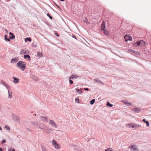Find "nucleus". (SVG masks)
<instances>
[{"mask_svg": "<svg viewBox=\"0 0 151 151\" xmlns=\"http://www.w3.org/2000/svg\"><path fill=\"white\" fill-rule=\"evenodd\" d=\"M124 38L126 42H127L129 40V35H125L124 36Z\"/></svg>", "mask_w": 151, "mask_h": 151, "instance_id": "nucleus-16", "label": "nucleus"}, {"mask_svg": "<svg viewBox=\"0 0 151 151\" xmlns=\"http://www.w3.org/2000/svg\"><path fill=\"white\" fill-rule=\"evenodd\" d=\"M23 53H24V54L25 53V52H23Z\"/></svg>", "mask_w": 151, "mask_h": 151, "instance_id": "nucleus-59", "label": "nucleus"}, {"mask_svg": "<svg viewBox=\"0 0 151 151\" xmlns=\"http://www.w3.org/2000/svg\"><path fill=\"white\" fill-rule=\"evenodd\" d=\"M101 29L102 30L105 29V22L104 21L103 22L102 24L101 25Z\"/></svg>", "mask_w": 151, "mask_h": 151, "instance_id": "nucleus-14", "label": "nucleus"}, {"mask_svg": "<svg viewBox=\"0 0 151 151\" xmlns=\"http://www.w3.org/2000/svg\"><path fill=\"white\" fill-rule=\"evenodd\" d=\"M15 37V36L13 35V34L11 36H10L9 38L11 39H13Z\"/></svg>", "mask_w": 151, "mask_h": 151, "instance_id": "nucleus-33", "label": "nucleus"}, {"mask_svg": "<svg viewBox=\"0 0 151 151\" xmlns=\"http://www.w3.org/2000/svg\"><path fill=\"white\" fill-rule=\"evenodd\" d=\"M26 64L25 63L22 61H19L17 63V66L18 68L23 71L26 68Z\"/></svg>", "mask_w": 151, "mask_h": 151, "instance_id": "nucleus-1", "label": "nucleus"}, {"mask_svg": "<svg viewBox=\"0 0 151 151\" xmlns=\"http://www.w3.org/2000/svg\"><path fill=\"white\" fill-rule=\"evenodd\" d=\"M31 41V39L29 37H27L25 39V42L27 41L30 42Z\"/></svg>", "mask_w": 151, "mask_h": 151, "instance_id": "nucleus-23", "label": "nucleus"}, {"mask_svg": "<svg viewBox=\"0 0 151 151\" xmlns=\"http://www.w3.org/2000/svg\"><path fill=\"white\" fill-rule=\"evenodd\" d=\"M78 77V76H74L73 75H71L69 77V79H76Z\"/></svg>", "mask_w": 151, "mask_h": 151, "instance_id": "nucleus-13", "label": "nucleus"}, {"mask_svg": "<svg viewBox=\"0 0 151 151\" xmlns=\"http://www.w3.org/2000/svg\"><path fill=\"white\" fill-rule=\"evenodd\" d=\"M22 51H24V50H22V51H21V52H22Z\"/></svg>", "mask_w": 151, "mask_h": 151, "instance_id": "nucleus-57", "label": "nucleus"}, {"mask_svg": "<svg viewBox=\"0 0 151 151\" xmlns=\"http://www.w3.org/2000/svg\"><path fill=\"white\" fill-rule=\"evenodd\" d=\"M137 46H144L145 44V42L143 40H140L139 41L137 42Z\"/></svg>", "mask_w": 151, "mask_h": 151, "instance_id": "nucleus-3", "label": "nucleus"}, {"mask_svg": "<svg viewBox=\"0 0 151 151\" xmlns=\"http://www.w3.org/2000/svg\"><path fill=\"white\" fill-rule=\"evenodd\" d=\"M49 124L51 125V126L55 128H57V126L55 122L52 120H50L49 122Z\"/></svg>", "mask_w": 151, "mask_h": 151, "instance_id": "nucleus-4", "label": "nucleus"}, {"mask_svg": "<svg viewBox=\"0 0 151 151\" xmlns=\"http://www.w3.org/2000/svg\"><path fill=\"white\" fill-rule=\"evenodd\" d=\"M129 51L131 52H133V51H134V50H133L132 49H129Z\"/></svg>", "mask_w": 151, "mask_h": 151, "instance_id": "nucleus-46", "label": "nucleus"}, {"mask_svg": "<svg viewBox=\"0 0 151 151\" xmlns=\"http://www.w3.org/2000/svg\"><path fill=\"white\" fill-rule=\"evenodd\" d=\"M44 130L46 134H49L52 131L53 129L51 128H49L48 127H47L46 126V128H44Z\"/></svg>", "mask_w": 151, "mask_h": 151, "instance_id": "nucleus-2", "label": "nucleus"}, {"mask_svg": "<svg viewBox=\"0 0 151 151\" xmlns=\"http://www.w3.org/2000/svg\"><path fill=\"white\" fill-rule=\"evenodd\" d=\"M0 83L3 85L5 86L7 89H8L9 88V86L7 83L5 82L4 81L1 80L0 82Z\"/></svg>", "mask_w": 151, "mask_h": 151, "instance_id": "nucleus-7", "label": "nucleus"}, {"mask_svg": "<svg viewBox=\"0 0 151 151\" xmlns=\"http://www.w3.org/2000/svg\"><path fill=\"white\" fill-rule=\"evenodd\" d=\"M32 45H33V46L34 47H37V45L36 44H35L34 43H32Z\"/></svg>", "mask_w": 151, "mask_h": 151, "instance_id": "nucleus-40", "label": "nucleus"}, {"mask_svg": "<svg viewBox=\"0 0 151 151\" xmlns=\"http://www.w3.org/2000/svg\"><path fill=\"white\" fill-rule=\"evenodd\" d=\"M18 60V58H14L11 60V62L12 63H16Z\"/></svg>", "mask_w": 151, "mask_h": 151, "instance_id": "nucleus-8", "label": "nucleus"}, {"mask_svg": "<svg viewBox=\"0 0 151 151\" xmlns=\"http://www.w3.org/2000/svg\"><path fill=\"white\" fill-rule=\"evenodd\" d=\"M12 117L13 120L16 121L17 122L19 121V117L15 115L14 114H12Z\"/></svg>", "mask_w": 151, "mask_h": 151, "instance_id": "nucleus-5", "label": "nucleus"}, {"mask_svg": "<svg viewBox=\"0 0 151 151\" xmlns=\"http://www.w3.org/2000/svg\"><path fill=\"white\" fill-rule=\"evenodd\" d=\"M140 109L137 107H136L132 109L131 110L134 111L135 112H137L140 111Z\"/></svg>", "mask_w": 151, "mask_h": 151, "instance_id": "nucleus-15", "label": "nucleus"}, {"mask_svg": "<svg viewBox=\"0 0 151 151\" xmlns=\"http://www.w3.org/2000/svg\"><path fill=\"white\" fill-rule=\"evenodd\" d=\"M104 33L105 35H107L108 34V31H106V30H103Z\"/></svg>", "mask_w": 151, "mask_h": 151, "instance_id": "nucleus-34", "label": "nucleus"}, {"mask_svg": "<svg viewBox=\"0 0 151 151\" xmlns=\"http://www.w3.org/2000/svg\"><path fill=\"white\" fill-rule=\"evenodd\" d=\"M69 82L71 84H72L73 83V81L71 80L69 81Z\"/></svg>", "mask_w": 151, "mask_h": 151, "instance_id": "nucleus-42", "label": "nucleus"}, {"mask_svg": "<svg viewBox=\"0 0 151 151\" xmlns=\"http://www.w3.org/2000/svg\"><path fill=\"white\" fill-rule=\"evenodd\" d=\"M57 6L58 7H59V6Z\"/></svg>", "mask_w": 151, "mask_h": 151, "instance_id": "nucleus-58", "label": "nucleus"}, {"mask_svg": "<svg viewBox=\"0 0 151 151\" xmlns=\"http://www.w3.org/2000/svg\"><path fill=\"white\" fill-rule=\"evenodd\" d=\"M5 128L8 130H9L10 129L9 127L7 125H6L5 126Z\"/></svg>", "mask_w": 151, "mask_h": 151, "instance_id": "nucleus-30", "label": "nucleus"}, {"mask_svg": "<svg viewBox=\"0 0 151 151\" xmlns=\"http://www.w3.org/2000/svg\"><path fill=\"white\" fill-rule=\"evenodd\" d=\"M35 115H36V114H34V116H35Z\"/></svg>", "mask_w": 151, "mask_h": 151, "instance_id": "nucleus-60", "label": "nucleus"}, {"mask_svg": "<svg viewBox=\"0 0 151 151\" xmlns=\"http://www.w3.org/2000/svg\"><path fill=\"white\" fill-rule=\"evenodd\" d=\"M8 98L10 99H11L12 98V93L11 92L10 93L9 92V91H8Z\"/></svg>", "mask_w": 151, "mask_h": 151, "instance_id": "nucleus-21", "label": "nucleus"}, {"mask_svg": "<svg viewBox=\"0 0 151 151\" xmlns=\"http://www.w3.org/2000/svg\"><path fill=\"white\" fill-rule=\"evenodd\" d=\"M39 128L40 129H43L44 130V128H46V126H45V125L43 124V126L41 127L40 126L39 127Z\"/></svg>", "mask_w": 151, "mask_h": 151, "instance_id": "nucleus-27", "label": "nucleus"}, {"mask_svg": "<svg viewBox=\"0 0 151 151\" xmlns=\"http://www.w3.org/2000/svg\"><path fill=\"white\" fill-rule=\"evenodd\" d=\"M121 101L124 103L127 106H130L132 105L128 101H126L122 100Z\"/></svg>", "mask_w": 151, "mask_h": 151, "instance_id": "nucleus-12", "label": "nucleus"}, {"mask_svg": "<svg viewBox=\"0 0 151 151\" xmlns=\"http://www.w3.org/2000/svg\"><path fill=\"white\" fill-rule=\"evenodd\" d=\"M74 149L78 151H82V149L78 146L76 145L74 146Z\"/></svg>", "mask_w": 151, "mask_h": 151, "instance_id": "nucleus-9", "label": "nucleus"}, {"mask_svg": "<svg viewBox=\"0 0 151 151\" xmlns=\"http://www.w3.org/2000/svg\"><path fill=\"white\" fill-rule=\"evenodd\" d=\"M129 147L132 151H138V149L136 145H132L129 146Z\"/></svg>", "mask_w": 151, "mask_h": 151, "instance_id": "nucleus-6", "label": "nucleus"}, {"mask_svg": "<svg viewBox=\"0 0 151 151\" xmlns=\"http://www.w3.org/2000/svg\"><path fill=\"white\" fill-rule=\"evenodd\" d=\"M105 151H113L112 148H109L105 150Z\"/></svg>", "mask_w": 151, "mask_h": 151, "instance_id": "nucleus-32", "label": "nucleus"}, {"mask_svg": "<svg viewBox=\"0 0 151 151\" xmlns=\"http://www.w3.org/2000/svg\"><path fill=\"white\" fill-rule=\"evenodd\" d=\"M13 78L14 79L13 83L14 84L17 83L19 82V80L18 78H15L14 77H13Z\"/></svg>", "mask_w": 151, "mask_h": 151, "instance_id": "nucleus-11", "label": "nucleus"}, {"mask_svg": "<svg viewBox=\"0 0 151 151\" xmlns=\"http://www.w3.org/2000/svg\"><path fill=\"white\" fill-rule=\"evenodd\" d=\"M75 100L78 103H79V99H78L77 98V99H75Z\"/></svg>", "mask_w": 151, "mask_h": 151, "instance_id": "nucleus-41", "label": "nucleus"}, {"mask_svg": "<svg viewBox=\"0 0 151 151\" xmlns=\"http://www.w3.org/2000/svg\"><path fill=\"white\" fill-rule=\"evenodd\" d=\"M56 143H57V141H55L54 139H53L52 141V144L54 145Z\"/></svg>", "mask_w": 151, "mask_h": 151, "instance_id": "nucleus-31", "label": "nucleus"}, {"mask_svg": "<svg viewBox=\"0 0 151 151\" xmlns=\"http://www.w3.org/2000/svg\"><path fill=\"white\" fill-rule=\"evenodd\" d=\"M95 99H93L90 101V104L91 105L93 104L95 102Z\"/></svg>", "mask_w": 151, "mask_h": 151, "instance_id": "nucleus-24", "label": "nucleus"}, {"mask_svg": "<svg viewBox=\"0 0 151 151\" xmlns=\"http://www.w3.org/2000/svg\"><path fill=\"white\" fill-rule=\"evenodd\" d=\"M7 36L6 35H5L4 36V38L5 40L7 41H9L10 40V39L7 38Z\"/></svg>", "mask_w": 151, "mask_h": 151, "instance_id": "nucleus-26", "label": "nucleus"}, {"mask_svg": "<svg viewBox=\"0 0 151 151\" xmlns=\"http://www.w3.org/2000/svg\"><path fill=\"white\" fill-rule=\"evenodd\" d=\"M8 151H15V150L14 149H12L11 148Z\"/></svg>", "mask_w": 151, "mask_h": 151, "instance_id": "nucleus-38", "label": "nucleus"}, {"mask_svg": "<svg viewBox=\"0 0 151 151\" xmlns=\"http://www.w3.org/2000/svg\"><path fill=\"white\" fill-rule=\"evenodd\" d=\"M132 40V38L129 36V40L131 41Z\"/></svg>", "mask_w": 151, "mask_h": 151, "instance_id": "nucleus-48", "label": "nucleus"}, {"mask_svg": "<svg viewBox=\"0 0 151 151\" xmlns=\"http://www.w3.org/2000/svg\"><path fill=\"white\" fill-rule=\"evenodd\" d=\"M47 16L49 17V18L50 19H52V17L51 16H50V15L49 14H48V13L47 14Z\"/></svg>", "mask_w": 151, "mask_h": 151, "instance_id": "nucleus-35", "label": "nucleus"}, {"mask_svg": "<svg viewBox=\"0 0 151 151\" xmlns=\"http://www.w3.org/2000/svg\"><path fill=\"white\" fill-rule=\"evenodd\" d=\"M42 151H47L45 149V148L43 147H42Z\"/></svg>", "mask_w": 151, "mask_h": 151, "instance_id": "nucleus-39", "label": "nucleus"}, {"mask_svg": "<svg viewBox=\"0 0 151 151\" xmlns=\"http://www.w3.org/2000/svg\"><path fill=\"white\" fill-rule=\"evenodd\" d=\"M24 58L25 59H26L27 58H28V59H27V60H30V56L28 55H24Z\"/></svg>", "mask_w": 151, "mask_h": 151, "instance_id": "nucleus-19", "label": "nucleus"}, {"mask_svg": "<svg viewBox=\"0 0 151 151\" xmlns=\"http://www.w3.org/2000/svg\"><path fill=\"white\" fill-rule=\"evenodd\" d=\"M32 124L33 125H35L36 124L35 122H32Z\"/></svg>", "mask_w": 151, "mask_h": 151, "instance_id": "nucleus-49", "label": "nucleus"}, {"mask_svg": "<svg viewBox=\"0 0 151 151\" xmlns=\"http://www.w3.org/2000/svg\"><path fill=\"white\" fill-rule=\"evenodd\" d=\"M6 142V140L5 139H3L2 141L1 142V143L2 144H4V143H5Z\"/></svg>", "mask_w": 151, "mask_h": 151, "instance_id": "nucleus-37", "label": "nucleus"}, {"mask_svg": "<svg viewBox=\"0 0 151 151\" xmlns=\"http://www.w3.org/2000/svg\"><path fill=\"white\" fill-rule=\"evenodd\" d=\"M73 37L74 38H76V37L74 36H73Z\"/></svg>", "mask_w": 151, "mask_h": 151, "instance_id": "nucleus-52", "label": "nucleus"}, {"mask_svg": "<svg viewBox=\"0 0 151 151\" xmlns=\"http://www.w3.org/2000/svg\"><path fill=\"white\" fill-rule=\"evenodd\" d=\"M146 124H147V127H149V123L148 121L146 122Z\"/></svg>", "mask_w": 151, "mask_h": 151, "instance_id": "nucleus-43", "label": "nucleus"}, {"mask_svg": "<svg viewBox=\"0 0 151 151\" xmlns=\"http://www.w3.org/2000/svg\"><path fill=\"white\" fill-rule=\"evenodd\" d=\"M106 105L107 106L109 107H112L113 106V104H110L109 102H107Z\"/></svg>", "mask_w": 151, "mask_h": 151, "instance_id": "nucleus-29", "label": "nucleus"}, {"mask_svg": "<svg viewBox=\"0 0 151 151\" xmlns=\"http://www.w3.org/2000/svg\"><path fill=\"white\" fill-rule=\"evenodd\" d=\"M133 53H134V54L136 55H138L139 54V53L138 52L134 50L133 51Z\"/></svg>", "mask_w": 151, "mask_h": 151, "instance_id": "nucleus-36", "label": "nucleus"}, {"mask_svg": "<svg viewBox=\"0 0 151 151\" xmlns=\"http://www.w3.org/2000/svg\"><path fill=\"white\" fill-rule=\"evenodd\" d=\"M5 30L6 31V32H7V30L6 29H5Z\"/></svg>", "mask_w": 151, "mask_h": 151, "instance_id": "nucleus-53", "label": "nucleus"}, {"mask_svg": "<svg viewBox=\"0 0 151 151\" xmlns=\"http://www.w3.org/2000/svg\"><path fill=\"white\" fill-rule=\"evenodd\" d=\"M134 124H133L132 125L131 127H132V128H135V127H134Z\"/></svg>", "mask_w": 151, "mask_h": 151, "instance_id": "nucleus-44", "label": "nucleus"}, {"mask_svg": "<svg viewBox=\"0 0 151 151\" xmlns=\"http://www.w3.org/2000/svg\"><path fill=\"white\" fill-rule=\"evenodd\" d=\"M9 34L10 35H12L13 34L11 32H10L9 33Z\"/></svg>", "mask_w": 151, "mask_h": 151, "instance_id": "nucleus-50", "label": "nucleus"}, {"mask_svg": "<svg viewBox=\"0 0 151 151\" xmlns=\"http://www.w3.org/2000/svg\"><path fill=\"white\" fill-rule=\"evenodd\" d=\"M38 56L40 58L43 56V54L42 53L40 52H38L37 53Z\"/></svg>", "mask_w": 151, "mask_h": 151, "instance_id": "nucleus-20", "label": "nucleus"}, {"mask_svg": "<svg viewBox=\"0 0 151 151\" xmlns=\"http://www.w3.org/2000/svg\"><path fill=\"white\" fill-rule=\"evenodd\" d=\"M84 89L85 90V91H88L89 90V89L88 88H84Z\"/></svg>", "mask_w": 151, "mask_h": 151, "instance_id": "nucleus-45", "label": "nucleus"}, {"mask_svg": "<svg viewBox=\"0 0 151 151\" xmlns=\"http://www.w3.org/2000/svg\"><path fill=\"white\" fill-rule=\"evenodd\" d=\"M54 146L55 148L57 150L59 149L60 147V145L58 143H56L54 145Z\"/></svg>", "mask_w": 151, "mask_h": 151, "instance_id": "nucleus-17", "label": "nucleus"}, {"mask_svg": "<svg viewBox=\"0 0 151 151\" xmlns=\"http://www.w3.org/2000/svg\"><path fill=\"white\" fill-rule=\"evenodd\" d=\"M0 151H3V149L1 148H0Z\"/></svg>", "mask_w": 151, "mask_h": 151, "instance_id": "nucleus-51", "label": "nucleus"}, {"mask_svg": "<svg viewBox=\"0 0 151 151\" xmlns=\"http://www.w3.org/2000/svg\"><path fill=\"white\" fill-rule=\"evenodd\" d=\"M94 81H95L97 82L98 83H102L103 84H104V83L102 82L101 81H100L99 79L98 78H95L94 79Z\"/></svg>", "mask_w": 151, "mask_h": 151, "instance_id": "nucleus-18", "label": "nucleus"}, {"mask_svg": "<svg viewBox=\"0 0 151 151\" xmlns=\"http://www.w3.org/2000/svg\"><path fill=\"white\" fill-rule=\"evenodd\" d=\"M60 1H64L65 0H60Z\"/></svg>", "mask_w": 151, "mask_h": 151, "instance_id": "nucleus-56", "label": "nucleus"}, {"mask_svg": "<svg viewBox=\"0 0 151 151\" xmlns=\"http://www.w3.org/2000/svg\"><path fill=\"white\" fill-rule=\"evenodd\" d=\"M133 124L132 123H128L126 124V127L128 128H130L131 127L132 125Z\"/></svg>", "mask_w": 151, "mask_h": 151, "instance_id": "nucleus-22", "label": "nucleus"}, {"mask_svg": "<svg viewBox=\"0 0 151 151\" xmlns=\"http://www.w3.org/2000/svg\"><path fill=\"white\" fill-rule=\"evenodd\" d=\"M142 121L146 123V122H147L148 121H147L145 119H143L142 120Z\"/></svg>", "mask_w": 151, "mask_h": 151, "instance_id": "nucleus-47", "label": "nucleus"}, {"mask_svg": "<svg viewBox=\"0 0 151 151\" xmlns=\"http://www.w3.org/2000/svg\"><path fill=\"white\" fill-rule=\"evenodd\" d=\"M134 127H135V129L140 127L141 126V125H139V124H136L134 123Z\"/></svg>", "mask_w": 151, "mask_h": 151, "instance_id": "nucleus-25", "label": "nucleus"}, {"mask_svg": "<svg viewBox=\"0 0 151 151\" xmlns=\"http://www.w3.org/2000/svg\"><path fill=\"white\" fill-rule=\"evenodd\" d=\"M2 129L1 127H0V130H2Z\"/></svg>", "mask_w": 151, "mask_h": 151, "instance_id": "nucleus-54", "label": "nucleus"}, {"mask_svg": "<svg viewBox=\"0 0 151 151\" xmlns=\"http://www.w3.org/2000/svg\"><path fill=\"white\" fill-rule=\"evenodd\" d=\"M56 35L58 36H59V35H58V34H57V33H56Z\"/></svg>", "mask_w": 151, "mask_h": 151, "instance_id": "nucleus-55", "label": "nucleus"}, {"mask_svg": "<svg viewBox=\"0 0 151 151\" xmlns=\"http://www.w3.org/2000/svg\"><path fill=\"white\" fill-rule=\"evenodd\" d=\"M77 92H79L80 94H81L82 93L81 90H80L79 89L76 88L75 89Z\"/></svg>", "mask_w": 151, "mask_h": 151, "instance_id": "nucleus-28", "label": "nucleus"}, {"mask_svg": "<svg viewBox=\"0 0 151 151\" xmlns=\"http://www.w3.org/2000/svg\"><path fill=\"white\" fill-rule=\"evenodd\" d=\"M40 120L42 121H43L45 122H47V118L44 116H41Z\"/></svg>", "mask_w": 151, "mask_h": 151, "instance_id": "nucleus-10", "label": "nucleus"}]
</instances>
